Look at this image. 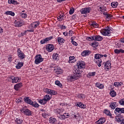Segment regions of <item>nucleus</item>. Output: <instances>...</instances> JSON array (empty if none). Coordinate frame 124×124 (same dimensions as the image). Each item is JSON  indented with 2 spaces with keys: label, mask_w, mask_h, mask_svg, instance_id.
Masks as SVG:
<instances>
[{
  "label": "nucleus",
  "mask_w": 124,
  "mask_h": 124,
  "mask_svg": "<svg viewBox=\"0 0 124 124\" xmlns=\"http://www.w3.org/2000/svg\"><path fill=\"white\" fill-rule=\"evenodd\" d=\"M103 57H104L105 58H107V57H108V55H107V54L102 55L99 53H97L94 55L95 59H93V62L98 65V66L99 67H100V66H101L102 60L101 59V58H103Z\"/></svg>",
  "instance_id": "f257e3e1"
},
{
  "label": "nucleus",
  "mask_w": 124,
  "mask_h": 124,
  "mask_svg": "<svg viewBox=\"0 0 124 124\" xmlns=\"http://www.w3.org/2000/svg\"><path fill=\"white\" fill-rule=\"evenodd\" d=\"M73 72L74 75L70 77V81H75V80H77L82 77V71H80L79 73H78V70H73Z\"/></svg>",
  "instance_id": "f03ea898"
},
{
  "label": "nucleus",
  "mask_w": 124,
  "mask_h": 124,
  "mask_svg": "<svg viewBox=\"0 0 124 124\" xmlns=\"http://www.w3.org/2000/svg\"><path fill=\"white\" fill-rule=\"evenodd\" d=\"M86 64L85 62L82 61H79L78 62L77 64V66H78V68L74 69L73 70H78V73H80V71H81V73H83V71H84V69H83V67L85 66Z\"/></svg>",
  "instance_id": "7ed1b4c3"
},
{
  "label": "nucleus",
  "mask_w": 124,
  "mask_h": 124,
  "mask_svg": "<svg viewBox=\"0 0 124 124\" xmlns=\"http://www.w3.org/2000/svg\"><path fill=\"white\" fill-rule=\"evenodd\" d=\"M86 40H88L89 41H92V40H94L95 41H102V40H103V38L99 35H93L91 37H87L86 38Z\"/></svg>",
  "instance_id": "20e7f679"
},
{
  "label": "nucleus",
  "mask_w": 124,
  "mask_h": 124,
  "mask_svg": "<svg viewBox=\"0 0 124 124\" xmlns=\"http://www.w3.org/2000/svg\"><path fill=\"white\" fill-rule=\"evenodd\" d=\"M111 29L109 27H107L106 29H102L101 30V33L103 35L105 36H111Z\"/></svg>",
  "instance_id": "39448f33"
},
{
  "label": "nucleus",
  "mask_w": 124,
  "mask_h": 124,
  "mask_svg": "<svg viewBox=\"0 0 124 124\" xmlns=\"http://www.w3.org/2000/svg\"><path fill=\"white\" fill-rule=\"evenodd\" d=\"M14 24L15 27L20 28L21 27H22V26H24V25H25V21H24L23 19L18 18L15 20Z\"/></svg>",
  "instance_id": "423d86ee"
},
{
  "label": "nucleus",
  "mask_w": 124,
  "mask_h": 124,
  "mask_svg": "<svg viewBox=\"0 0 124 124\" xmlns=\"http://www.w3.org/2000/svg\"><path fill=\"white\" fill-rule=\"evenodd\" d=\"M44 97V99L39 100L38 101L39 103H40L42 105H44V104H46V102H47V101H49V100L51 99V97H50L49 95H46Z\"/></svg>",
  "instance_id": "0eeeda50"
},
{
  "label": "nucleus",
  "mask_w": 124,
  "mask_h": 124,
  "mask_svg": "<svg viewBox=\"0 0 124 124\" xmlns=\"http://www.w3.org/2000/svg\"><path fill=\"white\" fill-rule=\"evenodd\" d=\"M43 61H44V58H43L40 54H38L35 57L34 62L35 64H39V63L42 62Z\"/></svg>",
  "instance_id": "6e6552de"
},
{
  "label": "nucleus",
  "mask_w": 124,
  "mask_h": 124,
  "mask_svg": "<svg viewBox=\"0 0 124 124\" xmlns=\"http://www.w3.org/2000/svg\"><path fill=\"white\" fill-rule=\"evenodd\" d=\"M17 57L20 59V60H24L26 58V55H25V53L20 49V48H18L17 50Z\"/></svg>",
  "instance_id": "1a4fd4ad"
},
{
  "label": "nucleus",
  "mask_w": 124,
  "mask_h": 124,
  "mask_svg": "<svg viewBox=\"0 0 124 124\" xmlns=\"http://www.w3.org/2000/svg\"><path fill=\"white\" fill-rule=\"evenodd\" d=\"M106 11V9H105V12L103 13V14L104 15L105 18L106 19V20H111L112 18H113V15L107 13Z\"/></svg>",
  "instance_id": "9d476101"
},
{
  "label": "nucleus",
  "mask_w": 124,
  "mask_h": 124,
  "mask_svg": "<svg viewBox=\"0 0 124 124\" xmlns=\"http://www.w3.org/2000/svg\"><path fill=\"white\" fill-rule=\"evenodd\" d=\"M55 49V46L52 44H48L46 46V50L47 52H52Z\"/></svg>",
  "instance_id": "9b49d317"
},
{
  "label": "nucleus",
  "mask_w": 124,
  "mask_h": 124,
  "mask_svg": "<svg viewBox=\"0 0 124 124\" xmlns=\"http://www.w3.org/2000/svg\"><path fill=\"white\" fill-rule=\"evenodd\" d=\"M91 10L92 9H91L90 7L84 8H82L80 10V12L81 14H87V13H90Z\"/></svg>",
  "instance_id": "f8f14e48"
},
{
  "label": "nucleus",
  "mask_w": 124,
  "mask_h": 124,
  "mask_svg": "<svg viewBox=\"0 0 124 124\" xmlns=\"http://www.w3.org/2000/svg\"><path fill=\"white\" fill-rule=\"evenodd\" d=\"M51 39H53V36L45 38L40 41V43L41 44H45V43H47L48 41H50Z\"/></svg>",
  "instance_id": "ddd939ff"
},
{
  "label": "nucleus",
  "mask_w": 124,
  "mask_h": 124,
  "mask_svg": "<svg viewBox=\"0 0 124 124\" xmlns=\"http://www.w3.org/2000/svg\"><path fill=\"white\" fill-rule=\"evenodd\" d=\"M92 53V51L89 50H84L81 53V56L82 57H87V56H89V55Z\"/></svg>",
  "instance_id": "4468645a"
},
{
  "label": "nucleus",
  "mask_w": 124,
  "mask_h": 124,
  "mask_svg": "<svg viewBox=\"0 0 124 124\" xmlns=\"http://www.w3.org/2000/svg\"><path fill=\"white\" fill-rule=\"evenodd\" d=\"M22 87H23V83L20 82L14 85V89L16 91H19V89H21Z\"/></svg>",
  "instance_id": "2eb2a0df"
},
{
  "label": "nucleus",
  "mask_w": 124,
  "mask_h": 124,
  "mask_svg": "<svg viewBox=\"0 0 124 124\" xmlns=\"http://www.w3.org/2000/svg\"><path fill=\"white\" fill-rule=\"evenodd\" d=\"M24 101L25 102H26V103H27V104H30V105H31L32 103V101H31V100L29 97H24Z\"/></svg>",
  "instance_id": "dca6fc26"
},
{
  "label": "nucleus",
  "mask_w": 124,
  "mask_h": 124,
  "mask_svg": "<svg viewBox=\"0 0 124 124\" xmlns=\"http://www.w3.org/2000/svg\"><path fill=\"white\" fill-rule=\"evenodd\" d=\"M104 66L106 67V68H107V69H110V68L112 67V66H111V61H107V62L105 64Z\"/></svg>",
  "instance_id": "f3484780"
},
{
  "label": "nucleus",
  "mask_w": 124,
  "mask_h": 124,
  "mask_svg": "<svg viewBox=\"0 0 124 124\" xmlns=\"http://www.w3.org/2000/svg\"><path fill=\"white\" fill-rule=\"evenodd\" d=\"M49 123L51 124H57V119L55 118L50 117L49 119Z\"/></svg>",
  "instance_id": "a211bd4d"
},
{
  "label": "nucleus",
  "mask_w": 124,
  "mask_h": 124,
  "mask_svg": "<svg viewBox=\"0 0 124 124\" xmlns=\"http://www.w3.org/2000/svg\"><path fill=\"white\" fill-rule=\"evenodd\" d=\"M117 106H118V105L117 104V102H111L109 104V107H110V108L111 109H112L113 110H114V109H115V108H116V107H117Z\"/></svg>",
  "instance_id": "6ab92c4d"
},
{
  "label": "nucleus",
  "mask_w": 124,
  "mask_h": 124,
  "mask_svg": "<svg viewBox=\"0 0 124 124\" xmlns=\"http://www.w3.org/2000/svg\"><path fill=\"white\" fill-rule=\"evenodd\" d=\"M40 24V23H39V22H34L31 24V28H33V29H36V28L39 26Z\"/></svg>",
  "instance_id": "aec40b11"
},
{
  "label": "nucleus",
  "mask_w": 124,
  "mask_h": 124,
  "mask_svg": "<svg viewBox=\"0 0 124 124\" xmlns=\"http://www.w3.org/2000/svg\"><path fill=\"white\" fill-rule=\"evenodd\" d=\"M23 66H24L23 62H18L17 65L16 66V69H21V67H23Z\"/></svg>",
  "instance_id": "412c9836"
},
{
  "label": "nucleus",
  "mask_w": 124,
  "mask_h": 124,
  "mask_svg": "<svg viewBox=\"0 0 124 124\" xmlns=\"http://www.w3.org/2000/svg\"><path fill=\"white\" fill-rule=\"evenodd\" d=\"M54 71L55 73H56V74H62V71L60 68L55 69Z\"/></svg>",
  "instance_id": "4be33fe9"
},
{
  "label": "nucleus",
  "mask_w": 124,
  "mask_h": 124,
  "mask_svg": "<svg viewBox=\"0 0 124 124\" xmlns=\"http://www.w3.org/2000/svg\"><path fill=\"white\" fill-rule=\"evenodd\" d=\"M95 86L96 87H97V88H98L99 89H103V88H104V85H103V84L99 83L98 82L96 83Z\"/></svg>",
  "instance_id": "5701e85b"
},
{
  "label": "nucleus",
  "mask_w": 124,
  "mask_h": 124,
  "mask_svg": "<svg viewBox=\"0 0 124 124\" xmlns=\"http://www.w3.org/2000/svg\"><path fill=\"white\" fill-rule=\"evenodd\" d=\"M111 5L113 8H116V7H118V5H119V3H118V2H112L111 3Z\"/></svg>",
  "instance_id": "b1692460"
},
{
  "label": "nucleus",
  "mask_w": 124,
  "mask_h": 124,
  "mask_svg": "<svg viewBox=\"0 0 124 124\" xmlns=\"http://www.w3.org/2000/svg\"><path fill=\"white\" fill-rule=\"evenodd\" d=\"M52 58L54 61L59 60V54L58 53H54L52 55Z\"/></svg>",
  "instance_id": "393cba45"
},
{
  "label": "nucleus",
  "mask_w": 124,
  "mask_h": 124,
  "mask_svg": "<svg viewBox=\"0 0 124 124\" xmlns=\"http://www.w3.org/2000/svg\"><path fill=\"white\" fill-rule=\"evenodd\" d=\"M5 14L6 15H11V16H15V13H14V12H12V11H8L5 12Z\"/></svg>",
  "instance_id": "a878e982"
},
{
  "label": "nucleus",
  "mask_w": 124,
  "mask_h": 124,
  "mask_svg": "<svg viewBox=\"0 0 124 124\" xmlns=\"http://www.w3.org/2000/svg\"><path fill=\"white\" fill-rule=\"evenodd\" d=\"M24 114L26 116H31L32 113H31V111L29 109H27Z\"/></svg>",
  "instance_id": "bb28decb"
},
{
  "label": "nucleus",
  "mask_w": 124,
  "mask_h": 124,
  "mask_svg": "<svg viewBox=\"0 0 124 124\" xmlns=\"http://www.w3.org/2000/svg\"><path fill=\"white\" fill-rule=\"evenodd\" d=\"M105 122H106L105 118H101V119L97 121V123H98V124H104Z\"/></svg>",
  "instance_id": "cd10ccee"
},
{
  "label": "nucleus",
  "mask_w": 124,
  "mask_h": 124,
  "mask_svg": "<svg viewBox=\"0 0 124 124\" xmlns=\"http://www.w3.org/2000/svg\"><path fill=\"white\" fill-rule=\"evenodd\" d=\"M114 53L115 54H120V53H124V50L122 49H116L114 50Z\"/></svg>",
  "instance_id": "c85d7f7f"
},
{
  "label": "nucleus",
  "mask_w": 124,
  "mask_h": 124,
  "mask_svg": "<svg viewBox=\"0 0 124 124\" xmlns=\"http://www.w3.org/2000/svg\"><path fill=\"white\" fill-rule=\"evenodd\" d=\"M57 40L59 44H61V43H64V39L62 37H58Z\"/></svg>",
  "instance_id": "c756f323"
},
{
  "label": "nucleus",
  "mask_w": 124,
  "mask_h": 124,
  "mask_svg": "<svg viewBox=\"0 0 124 124\" xmlns=\"http://www.w3.org/2000/svg\"><path fill=\"white\" fill-rule=\"evenodd\" d=\"M90 26L92 28H98V24L94 22H92V24H90Z\"/></svg>",
  "instance_id": "7c9ffc66"
},
{
  "label": "nucleus",
  "mask_w": 124,
  "mask_h": 124,
  "mask_svg": "<svg viewBox=\"0 0 124 124\" xmlns=\"http://www.w3.org/2000/svg\"><path fill=\"white\" fill-rule=\"evenodd\" d=\"M109 94L111 97H115V96L117 95V93H116V92L113 90L112 91H110V92L109 93Z\"/></svg>",
  "instance_id": "2f4dec72"
},
{
  "label": "nucleus",
  "mask_w": 124,
  "mask_h": 124,
  "mask_svg": "<svg viewBox=\"0 0 124 124\" xmlns=\"http://www.w3.org/2000/svg\"><path fill=\"white\" fill-rule=\"evenodd\" d=\"M98 42L95 41L93 43L91 44L92 47L93 48H96V47H98Z\"/></svg>",
  "instance_id": "473e14b6"
},
{
  "label": "nucleus",
  "mask_w": 124,
  "mask_h": 124,
  "mask_svg": "<svg viewBox=\"0 0 124 124\" xmlns=\"http://www.w3.org/2000/svg\"><path fill=\"white\" fill-rule=\"evenodd\" d=\"M16 124H22L23 123V120L20 119V118H16L15 120Z\"/></svg>",
  "instance_id": "72a5a7b5"
},
{
  "label": "nucleus",
  "mask_w": 124,
  "mask_h": 124,
  "mask_svg": "<svg viewBox=\"0 0 124 124\" xmlns=\"http://www.w3.org/2000/svg\"><path fill=\"white\" fill-rule=\"evenodd\" d=\"M114 113L117 115V114H121V108H116L114 110Z\"/></svg>",
  "instance_id": "f704fd0d"
},
{
  "label": "nucleus",
  "mask_w": 124,
  "mask_h": 124,
  "mask_svg": "<svg viewBox=\"0 0 124 124\" xmlns=\"http://www.w3.org/2000/svg\"><path fill=\"white\" fill-rule=\"evenodd\" d=\"M31 105L33 106V107H35V108H38V107H39V105L38 104V103L35 102H32Z\"/></svg>",
  "instance_id": "c9c22d12"
},
{
  "label": "nucleus",
  "mask_w": 124,
  "mask_h": 124,
  "mask_svg": "<svg viewBox=\"0 0 124 124\" xmlns=\"http://www.w3.org/2000/svg\"><path fill=\"white\" fill-rule=\"evenodd\" d=\"M44 91H45V93H48V94L51 95L52 90L49 89L48 88H46V89H45Z\"/></svg>",
  "instance_id": "e433bc0d"
},
{
  "label": "nucleus",
  "mask_w": 124,
  "mask_h": 124,
  "mask_svg": "<svg viewBox=\"0 0 124 124\" xmlns=\"http://www.w3.org/2000/svg\"><path fill=\"white\" fill-rule=\"evenodd\" d=\"M55 85H57L58 86V87H60V88H62V84L61 83V82L59 80H56L55 81Z\"/></svg>",
  "instance_id": "4c0bfd02"
},
{
  "label": "nucleus",
  "mask_w": 124,
  "mask_h": 124,
  "mask_svg": "<svg viewBox=\"0 0 124 124\" xmlns=\"http://www.w3.org/2000/svg\"><path fill=\"white\" fill-rule=\"evenodd\" d=\"M8 3L9 4H16V3H17V1L15 0H8Z\"/></svg>",
  "instance_id": "58836bf2"
},
{
  "label": "nucleus",
  "mask_w": 124,
  "mask_h": 124,
  "mask_svg": "<svg viewBox=\"0 0 124 124\" xmlns=\"http://www.w3.org/2000/svg\"><path fill=\"white\" fill-rule=\"evenodd\" d=\"M20 16H21V18H23L24 19H26V18H27V17H28V15H27L26 14H25V13H20Z\"/></svg>",
  "instance_id": "ea45409f"
},
{
  "label": "nucleus",
  "mask_w": 124,
  "mask_h": 124,
  "mask_svg": "<svg viewBox=\"0 0 124 124\" xmlns=\"http://www.w3.org/2000/svg\"><path fill=\"white\" fill-rule=\"evenodd\" d=\"M116 120L117 121V122H118V123L120 122H122V121H123V118H122V117H120V116H117L116 117Z\"/></svg>",
  "instance_id": "a19ab883"
},
{
  "label": "nucleus",
  "mask_w": 124,
  "mask_h": 124,
  "mask_svg": "<svg viewBox=\"0 0 124 124\" xmlns=\"http://www.w3.org/2000/svg\"><path fill=\"white\" fill-rule=\"evenodd\" d=\"M78 97L80 99H85V98H86V95H85V94H80L78 95Z\"/></svg>",
  "instance_id": "79ce46f5"
},
{
  "label": "nucleus",
  "mask_w": 124,
  "mask_h": 124,
  "mask_svg": "<svg viewBox=\"0 0 124 124\" xmlns=\"http://www.w3.org/2000/svg\"><path fill=\"white\" fill-rule=\"evenodd\" d=\"M104 114H106V115H108V116H110V115H111L110 111L107 109H105V110L104 111Z\"/></svg>",
  "instance_id": "37998d69"
},
{
  "label": "nucleus",
  "mask_w": 124,
  "mask_h": 124,
  "mask_svg": "<svg viewBox=\"0 0 124 124\" xmlns=\"http://www.w3.org/2000/svg\"><path fill=\"white\" fill-rule=\"evenodd\" d=\"M75 11V9H74V8H71L69 11L70 15H72V14L74 13Z\"/></svg>",
  "instance_id": "c03bdc74"
},
{
  "label": "nucleus",
  "mask_w": 124,
  "mask_h": 124,
  "mask_svg": "<svg viewBox=\"0 0 124 124\" xmlns=\"http://www.w3.org/2000/svg\"><path fill=\"white\" fill-rule=\"evenodd\" d=\"M82 103L81 102H77L76 103L75 105L76 106H77L78 107H79V108H81L82 107Z\"/></svg>",
  "instance_id": "a18cd8bd"
},
{
  "label": "nucleus",
  "mask_w": 124,
  "mask_h": 124,
  "mask_svg": "<svg viewBox=\"0 0 124 124\" xmlns=\"http://www.w3.org/2000/svg\"><path fill=\"white\" fill-rule=\"evenodd\" d=\"M16 102L17 103H22V102H23V100H22V98H18L16 100Z\"/></svg>",
  "instance_id": "49530a36"
},
{
  "label": "nucleus",
  "mask_w": 124,
  "mask_h": 124,
  "mask_svg": "<svg viewBox=\"0 0 124 124\" xmlns=\"http://www.w3.org/2000/svg\"><path fill=\"white\" fill-rule=\"evenodd\" d=\"M12 83H18V80H17V78L16 77H14L13 80H12Z\"/></svg>",
  "instance_id": "de8ad7c7"
},
{
  "label": "nucleus",
  "mask_w": 124,
  "mask_h": 124,
  "mask_svg": "<svg viewBox=\"0 0 124 124\" xmlns=\"http://www.w3.org/2000/svg\"><path fill=\"white\" fill-rule=\"evenodd\" d=\"M119 104L122 106L124 105V98L122 99L119 101Z\"/></svg>",
  "instance_id": "09e8293b"
},
{
  "label": "nucleus",
  "mask_w": 124,
  "mask_h": 124,
  "mask_svg": "<svg viewBox=\"0 0 124 124\" xmlns=\"http://www.w3.org/2000/svg\"><path fill=\"white\" fill-rule=\"evenodd\" d=\"M63 115L64 116V119H67V118H68V117H69V113H64Z\"/></svg>",
  "instance_id": "8fccbe9b"
},
{
  "label": "nucleus",
  "mask_w": 124,
  "mask_h": 124,
  "mask_svg": "<svg viewBox=\"0 0 124 124\" xmlns=\"http://www.w3.org/2000/svg\"><path fill=\"white\" fill-rule=\"evenodd\" d=\"M26 110H27V108H23L20 109V111H21V112H22L23 113V114H25Z\"/></svg>",
  "instance_id": "3c124183"
},
{
  "label": "nucleus",
  "mask_w": 124,
  "mask_h": 124,
  "mask_svg": "<svg viewBox=\"0 0 124 124\" xmlns=\"http://www.w3.org/2000/svg\"><path fill=\"white\" fill-rule=\"evenodd\" d=\"M95 72H93L89 73V76H95Z\"/></svg>",
  "instance_id": "603ef678"
},
{
  "label": "nucleus",
  "mask_w": 124,
  "mask_h": 124,
  "mask_svg": "<svg viewBox=\"0 0 124 124\" xmlns=\"http://www.w3.org/2000/svg\"><path fill=\"white\" fill-rule=\"evenodd\" d=\"M72 44H73L75 46H77L78 44L76 42L74 41L73 40L71 41Z\"/></svg>",
  "instance_id": "864d4df0"
},
{
  "label": "nucleus",
  "mask_w": 124,
  "mask_h": 124,
  "mask_svg": "<svg viewBox=\"0 0 124 124\" xmlns=\"http://www.w3.org/2000/svg\"><path fill=\"white\" fill-rule=\"evenodd\" d=\"M122 42H119L118 43H117V46H118V48H121V47H122Z\"/></svg>",
  "instance_id": "5fc2aeb1"
},
{
  "label": "nucleus",
  "mask_w": 124,
  "mask_h": 124,
  "mask_svg": "<svg viewBox=\"0 0 124 124\" xmlns=\"http://www.w3.org/2000/svg\"><path fill=\"white\" fill-rule=\"evenodd\" d=\"M57 18H58V20L60 22H62V19H63V18H62V16H59Z\"/></svg>",
  "instance_id": "6e6d98bb"
},
{
  "label": "nucleus",
  "mask_w": 124,
  "mask_h": 124,
  "mask_svg": "<svg viewBox=\"0 0 124 124\" xmlns=\"http://www.w3.org/2000/svg\"><path fill=\"white\" fill-rule=\"evenodd\" d=\"M58 117L59 118V119H61V120H64V116L63 115H60V116H58Z\"/></svg>",
  "instance_id": "4d7b16f0"
},
{
  "label": "nucleus",
  "mask_w": 124,
  "mask_h": 124,
  "mask_svg": "<svg viewBox=\"0 0 124 124\" xmlns=\"http://www.w3.org/2000/svg\"><path fill=\"white\" fill-rule=\"evenodd\" d=\"M60 29L61 30H65V29H66V26L64 25H62V26H61Z\"/></svg>",
  "instance_id": "13d9d810"
},
{
  "label": "nucleus",
  "mask_w": 124,
  "mask_h": 124,
  "mask_svg": "<svg viewBox=\"0 0 124 124\" xmlns=\"http://www.w3.org/2000/svg\"><path fill=\"white\" fill-rule=\"evenodd\" d=\"M87 106H86V105H84L83 104H81V107L80 108H82V109H85V108H86Z\"/></svg>",
  "instance_id": "bf43d9fd"
},
{
  "label": "nucleus",
  "mask_w": 124,
  "mask_h": 124,
  "mask_svg": "<svg viewBox=\"0 0 124 124\" xmlns=\"http://www.w3.org/2000/svg\"><path fill=\"white\" fill-rule=\"evenodd\" d=\"M53 94V95H56L57 94V92L54 91V90H51V95Z\"/></svg>",
  "instance_id": "052dcab7"
},
{
  "label": "nucleus",
  "mask_w": 124,
  "mask_h": 124,
  "mask_svg": "<svg viewBox=\"0 0 124 124\" xmlns=\"http://www.w3.org/2000/svg\"><path fill=\"white\" fill-rule=\"evenodd\" d=\"M69 59L71 61H73V60H75V57H74V56H70Z\"/></svg>",
  "instance_id": "680f3d73"
},
{
  "label": "nucleus",
  "mask_w": 124,
  "mask_h": 124,
  "mask_svg": "<svg viewBox=\"0 0 124 124\" xmlns=\"http://www.w3.org/2000/svg\"><path fill=\"white\" fill-rule=\"evenodd\" d=\"M114 86L115 87H117V88H119V82H114Z\"/></svg>",
  "instance_id": "e2e57ef3"
},
{
  "label": "nucleus",
  "mask_w": 124,
  "mask_h": 124,
  "mask_svg": "<svg viewBox=\"0 0 124 124\" xmlns=\"http://www.w3.org/2000/svg\"><path fill=\"white\" fill-rule=\"evenodd\" d=\"M63 35H64V36H68V32H66V31L63 32Z\"/></svg>",
  "instance_id": "0e129e2a"
},
{
  "label": "nucleus",
  "mask_w": 124,
  "mask_h": 124,
  "mask_svg": "<svg viewBox=\"0 0 124 124\" xmlns=\"http://www.w3.org/2000/svg\"><path fill=\"white\" fill-rule=\"evenodd\" d=\"M99 10H100V11H101V14H102V13H103H103L104 12H103V9H102V7H99Z\"/></svg>",
  "instance_id": "69168bd1"
},
{
  "label": "nucleus",
  "mask_w": 124,
  "mask_h": 124,
  "mask_svg": "<svg viewBox=\"0 0 124 124\" xmlns=\"http://www.w3.org/2000/svg\"><path fill=\"white\" fill-rule=\"evenodd\" d=\"M123 85H124V84L123 83V82H118V88L119 87H122V86H123Z\"/></svg>",
  "instance_id": "338daca9"
},
{
  "label": "nucleus",
  "mask_w": 124,
  "mask_h": 124,
  "mask_svg": "<svg viewBox=\"0 0 124 124\" xmlns=\"http://www.w3.org/2000/svg\"><path fill=\"white\" fill-rule=\"evenodd\" d=\"M124 114V108H121V114Z\"/></svg>",
  "instance_id": "774afa93"
}]
</instances>
